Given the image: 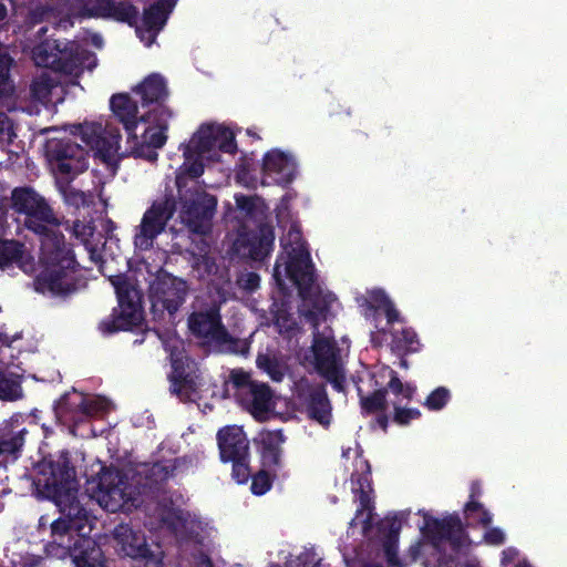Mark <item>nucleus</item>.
<instances>
[{
	"label": "nucleus",
	"instance_id": "25",
	"mask_svg": "<svg viewBox=\"0 0 567 567\" xmlns=\"http://www.w3.org/2000/svg\"><path fill=\"white\" fill-rule=\"evenodd\" d=\"M73 545V567H106V558L96 540L78 535Z\"/></svg>",
	"mask_w": 567,
	"mask_h": 567
},
{
	"label": "nucleus",
	"instance_id": "61",
	"mask_svg": "<svg viewBox=\"0 0 567 567\" xmlns=\"http://www.w3.org/2000/svg\"><path fill=\"white\" fill-rule=\"evenodd\" d=\"M230 381L237 390H247L249 391L251 384L256 382L250 379V374L243 369H235L230 373Z\"/></svg>",
	"mask_w": 567,
	"mask_h": 567
},
{
	"label": "nucleus",
	"instance_id": "15",
	"mask_svg": "<svg viewBox=\"0 0 567 567\" xmlns=\"http://www.w3.org/2000/svg\"><path fill=\"white\" fill-rule=\"evenodd\" d=\"M297 400L307 416L328 427L332 419V406L326 385L321 383L306 384L298 389Z\"/></svg>",
	"mask_w": 567,
	"mask_h": 567
},
{
	"label": "nucleus",
	"instance_id": "63",
	"mask_svg": "<svg viewBox=\"0 0 567 567\" xmlns=\"http://www.w3.org/2000/svg\"><path fill=\"white\" fill-rule=\"evenodd\" d=\"M320 375L330 382L336 391L342 392L344 390L346 378L340 367L323 372Z\"/></svg>",
	"mask_w": 567,
	"mask_h": 567
},
{
	"label": "nucleus",
	"instance_id": "42",
	"mask_svg": "<svg viewBox=\"0 0 567 567\" xmlns=\"http://www.w3.org/2000/svg\"><path fill=\"white\" fill-rule=\"evenodd\" d=\"M383 389H386V394L391 392L395 396L394 400L405 401L406 404L412 401L416 392V386L411 383H403L394 370H391L390 380Z\"/></svg>",
	"mask_w": 567,
	"mask_h": 567
},
{
	"label": "nucleus",
	"instance_id": "1",
	"mask_svg": "<svg viewBox=\"0 0 567 567\" xmlns=\"http://www.w3.org/2000/svg\"><path fill=\"white\" fill-rule=\"evenodd\" d=\"M24 226L41 237V271L34 279L38 292L66 298L86 285L74 250L56 228L50 206L48 212L25 216Z\"/></svg>",
	"mask_w": 567,
	"mask_h": 567
},
{
	"label": "nucleus",
	"instance_id": "27",
	"mask_svg": "<svg viewBox=\"0 0 567 567\" xmlns=\"http://www.w3.org/2000/svg\"><path fill=\"white\" fill-rule=\"evenodd\" d=\"M14 60L8 53L0 54V109L6 112H14L18 106V93L14 81L11 78V69Z\"/></svg>",
	"mask_w": 567,
	"mask_h": 567
},
{
	"label": "nucleus",
	"instance_id": "6",
	"mask_svg": "<svg viewBox=\"0 0 567 567\" xmlns=\"http://www.w3.org/2000/svg\"><path fill=\"white\" fill-rule=\"evenodd\" d=\"M176 209L177 202L172 192L166 193L162 199L154 200L143 214L140 225L135 227L133 239L135 249L151 250L155 239L165 231Z\"/></svg>",
	"mask_w": 567,
	"mask_h": 567
},
{
	"label": "nucleus",
	"instance_id": "2",
	"mask_svg": "<svg viewBox=\"0 0 567 567\" xmlns=\"http://www.w3.org/2000/svg\"><path fill=\"white\" fill-rule=\"evenodd\" d=\"M25 475L32 481L39 498L62 504L64 499L79 498L76 460L66 449L33 460Z\"/></svg>",
	"mask_w": 567,
	"mask_h": 567
},
{
	"label": "nucleus",
	"instance_id": "10",
	"mask_svg": "<svg viewBox=\"0 0 567 567\" xmlns=\"http://www.w3.org/2000/svg\"><path fill=\"white\" fill-rule=\"evenodd\" d=\"M274 227L260 224L255 230L239 233L233 249L241 259L262 262L274 250Z\"/></svg>",
	"mask_w": 567,
	"mask_h": 567
},
{
	"label": "nucleus",
	"instance_id": "19",
	"mask_svg": "<svg viewBox=\"0 0 567 567\" xmlns=\"http://www.w3.org/2000/svg\"><path fill=\"white\" fill-rule=\"evenodd\" d=\"M219 450V458L223 463L229 460H239L241 456H249V440L239 425H226L216 434Z\"/></svg>",
	"mask_w": 567,
	"mask_h": 567
},
{
	"label": "nucleus",
	"instance_id": "22",
	"mask_svg": "<svg viewBox=\"0 0 567 567\" xmlns=\"http://www.w3.org/2000/svg\"><path fill=\"white\" fill-rule=\"evenodd\" d=\"M178 0H157L144 9L142 16V31L137 33L143 38V32L150 35V44L155 40L158 32L165 27L169 14Z\"/></svg>",
	"mask_w": 567,
	"mask_h": 567
},
{
	"label": "nucleus",
	"instance_id": "36",
	"mask_svg": "<svg viewBox=\"0 0 567 567\" xmlns=\"http://www.w3.org/2000/svg\"><path fill=\"white\" fill-rule=\"evenodd\" d=\"M63 43L58 40L45 39L32 49V60L38 66L53 70L60 53H63Z\"/></svg>",
	"mask_w": 567,
	"mask_h": 567
},
{
	"label": "nucleus",
	"instance_id": "20",
	"mask_svg": "<svg viewBox=\"0 0 567 567\" xmlns=\"http://www.w3.org/2000/svg\"><path fill=\"white\" fill-rule=\"evenodd\" d=\"M172 116L173 112L168 107L152 109L141 115L140 120L142 123L151 124V126L145 128L142 141L156 150L162 148L167 141L166 131L168 130V122Z\"/></svg>",
	"mask_w": 567,
	"mask_h": 567
},
{
	"label": "nucleus",
	"instance_id": "13",
	"mask_svg": "<svg viewBox=\"0 0 567 567\" xmlns=\"http://www.w3.org/2000/svg\"><path fill=\"white\" fill-rule=\"evenodd\" d=\"M188 328L193 336L218 343L230 341L231 337L221 321L220 306L212 303L204 310L194 311L188 317Z\"/></svg>",
	"mask_w": 567,
	"mask_h": 567
},
{
	"label": "nucleus",
	"instance_id": "37",
	"mask_svg": "<svg viewBox=\"0 0 567 567\" xmlns=\"http://www.w3.org/2000/svg\"><path fill=\"white\" fill-rule=\"evenodd\" d=\"M352 491L355 495H358L359 506L355 511V516L350 522V526H357L359 524L360 517L367 512V515L361 520V523L363 533L368 534L373 526V501L370 495L372 493V489L361 488Z\"/></svg>",
	"mask_w": 567,
	"mask_h": 567
},
{
	"label": "nucleus",
	"instance_id": "39",
	"mask_svg": "<svg viewBox=\"0 0 567 567\" xmlns=\"http://www.w3.org/2000/svg\"><path fill=\"white\" fill-rule=\"evenodd\" d=\"M248 394L250 396L249 404L252 414H262L270 410L272 391L268 384L256 382L251 384Z\"/></svg>",
	"mask_w": 567,
	"mask_h": 567
},
{
	"label": "nucleus",
	"instance_id": "7",
	"mask_svg": "<svg viewBox=\"0 0 567 567\" xmlns=\"http://www.w3.org/2000/svg\"><path fill=\"white\" fill-rule=\"evenodd\" d=\"M45 154L53 171L66 181H72L89 167V151L70 137L48 140Z\"/></svg>",
	"mask_w": 567,
	"mask_h": 567
},
{
	"label": "nucleus",
	"instance_id": "14",
	"mask_svg": "<svg viewBox=\"0 0 567 567\" xmlns=\"http://www.w3.org/2000/svg\"><path fill=\"white\" fill-rule=\"evenodd\" d=\"M424 536L434 545L446 540L455 551L460 550L464 540V527L457 513L443 518L426 515L422 528Z\"/></svg>",
	"mask_w": 567,
	"mask_h": 567
},
{
	"label": "nucleus",
	"instance_id": "11",
	"mask_svg": "<svg viewBox=\"0 0 567 567\" xmlns=\"http://www.w3.org/2000/svg\"><path fill=\"white\" fill-rule=\"evenodd\" d=\"M128 483L125 476L116 468L102 466L97 473L94 493L101 506L115 513L128 499L126 488Z\"/></svg>",
	"mask_w": 567,
	"mask_h": 567
},
{
	"label": "nucleus",
	"instance_id": "31",
	"mask_svg": "<svg viewBox=\"0 0 567 567\" xmlns=\"http://www.w3.org/2000/svg\"><path fill=\"white\" fill-rule=\"evenodd\" d=\"M217 127L213 125H202L192 136L190 141L184 145L183 155L189 161L194 156H203L216 146Z\"/></svg>",
	"mask_w": 567,
	"mask_h": 567
},
{
	"label": "nucleus",
	"instance_id": "64",
	"mask_svg": "<svg viewBox=\"0 0 567 567\" xmlns=\"http://www.w3.org/2000/svg\"><path fill=\"white\" fill-rule=\"evenodd\" d=\"M13 567H43L44 558L40 555L25 553L12 560Z\"/></svg>",
	"mask_w": 567,
	"mask_h": 567
},
{
	"label": "nucleus",
	"instance_id": "9",
	"mask_svg": "<svg viewBox=\"0 0 567 567\" xmlns=\"http://www.w3.org/2000/svg\"><path fill=\"white\" fill-rule=\"evenodd\" d=\"M74 133L81 136L82 142L94 152V156L107 165L116 163V153L120 148L121 134L118 131L107 132L101 123L84 122L74 125Z\"/></svg>",
	"mask_w": 567,
	"mask_h": 567
},
{
	"label": "nucleus",
	"instance_id": "29",
	"mask_svg": "<svg viewBox=\"0 0 567 567\" xmlns=\"http://www.w3.org/2000/svg\"><path fill=\"white\" fill-rule=\"evenodd\" d=\"M313 365L319 374L332 370L339 365L338 348L333 340L316 336L311 347Z\"/></svg>",
	"mask_w": 567,
	"mask_h": 567
},
{
	"label": "nucleus",
	"instance_id": "18",
	"mask_svg": "<svg viewBox=\"0 0 567 567\" xmlns=\"http://www.w3.org/2000/svg\"><path fill=\"white\" fill-rule=\"evenodd\" d=\"M90 12L96 18L127 23L136 29V33L142 31L138 27V9L130 0H95L90 8Z\"/></svg>",
	"mask_w": 567,
	"mask_h": 567
},
{
	"label": "nucleus",
	"instance_id": "34",
	"mask_svg": "<svg viewBox=\"0 0 567 567\" xmlns=\"http://www.w3.org/2000/svg\"><path fill=\"white\" fill-rule=\"evenodd\" d=\"M482 495V485L478 481H473L470 485L468 501L464 505V515L468 520L487 527L492 524V514L484 508L483 504L478 502Z\"/></svg>",
	"mask_w": 567,
	"mask_h": 567
},
{
	"label": "nucleus",
	"instance_id": "44",
	"mask_svg": "<svg viewBox=\"0 0 567 567\" xmlns=\"http://www.w3.org/2000/svg\"><path fill=\"white\" fill-rule=\"evenodd\" d=\"M361 409L367 414L377 412H384L388 405L386 401V389H379L363 395L361 389H359Z\"/></svg>",
	"mask_w": 567,
	"mask_h": 567
},
{
	"label": "nucleus",
	"instance_id": "30",
	"mask_svg": "<svg viewBox=\"0 0 567 567\" xmlns=\"http://www.w3.org/2000/svg\"><path fill=\"white\" fill-rule=\"evenodd\" d=\"M262 172L268 175H278V182L289 183L295 175V164L284 152L272 150L267 152L262 158Z\"/></svg>",
	"mask_w": 567,
	"mask_h": 567
},
{
	"label": "nucleus",
	"instance_id": "59",
	"mask_svg": "<svg viewBox=\"0 0 567 567\" xmlns=\"http://www.w3.org/2000/svg\"><path fill=\"white\" fill-rule=\"evenodd\" d=\"M63 194L65 202L76 208L90 205L89 196L82 190L69 187Z\"/></svg>",
	"mask_w": 567,
	"mask_h": 567
},
{
	"label": "nucleus",
	"instance_id": "28",
	"mask_svg": "<svg viewBox=\"0 0 567 567\" xmlns=\"http://www.w3.org/2000/svg\"><path fill=\"white\" fill-rule=\"evenodd\" d=\"M171 391L183 402L194 401L197 392V384L194 378L186 372L182 359H173L172 372L169 374Z\"/></svg>",
	"mask_w": 567,
	"mask_h": 567
},
{
	"label": "nucleus",
	"instance_id": "43",
	"mask_svg": "<svg viewBox=\"0 0 567 567\" xmlns=\"http://www.w3.org/2000/svg\"><path fill=\"white\" fill-rule=\"evenodd\" d=\"M288 244L290 246V250L287 251V261L285 262V271L288 275V269L290 264L298 258L299 254L307 252L310 256L307 244L302 239V233L297 225H291L287 234Z\"/></svg>",
	"mask_w": 567,
	"mask_h": 567
},
{
	"label": "nucleus",
	"instance_id": "26",
	"mask_svg": "<svg viewBox=\"0 0 567 567\" xmlns=\"http://www.w3.org/2000/svg\"><path fill=\"white\" fill-rule=\"evenodd\" d=\"M377 528L382 537V548L388 565L390 567L401 566L398 555L401 519L396 514L393 516H386L378 523Z\"/></svg>",
	"mask_w": 567,
	"mask_h": 567
},
{
	"label": "nucleus",
	"instance_id": "58",
	"mask_svg": "<svg viewBox=\"0 0 567 567\" xmlns=\"http://www.w3.org/2000/svg\"><path fill=\"white\" fill-rule=\"evenodd\" d=\"M236 284L246 292H252L258 289L260 277L257 272L254 271L243 272L237 276Z\"/></svg>",
	"mask_w": 567,
	"mask_h": 567
},
{
	"label": "nucleus",
	"instance_id": "47",
	"mask_svg": "<svg viewBox=\"0 0 567 567\" xmlns=\"http://www.w3.org/2000/svg\"><path fill=\"white\" fill-rule=\"evenodd\" d=\"M261 466V468L251 476V493L257 496L266 494L272 486L276 473Z\"/></svg>",
	"mask_w": 567,
	"mask_h": 567
},
{
	"label": "nucleus",
	"instance_id": "23",
	"mask_svg": "<svg viewBox=\"0 0 567 567\" xmlns=\"http://www.w3.org/2000/svg\"><path fill=\"white\" fill-rule=\"evenodd\" d=\"M133 92L140 97L143 107L154 105L153 109L166 107L164 103L169 95L167 82L158 73L147 75Z\"/></svg>",
	"mask_w": 567,
	"mask_h": 567
},
{
	"label": "nucleus",
	"instance_id": "52",
	"mask_svg": "<svg viewBox=\"0 0 567 567\" xmlns=\"http://www.w3.org/2000/svg\"><path fill=\"white\" fill-rule=\"evenodd\" d=\"M204 173V164L202 162V156H194L192 159L187 161L185 158V163L181 166L178 173L176 174V178L179 175H183L187 178V184L192 182V187L195 185L194 179L202 176Z\"/></svg>",
	"mask_w": 567,
	"mask_h": 567
},
{
	"label": "nucleus",
	"instance_id": "54",
	"mask_svg": "<svg viewBox=\"0 0 567 567\" xmlns=\"http://www.w3.org/2000/svg\"><path fill=\"white\" fill-rule=\"evenodd\" d=\"M216 145L223 153L235 154L237 152L235 134L226 127H217Z\"/></svg>",
	"mask_w": 567,
	"mask_h": 567
},
{
	"label": "nucleus",
	"instance_id": "60",
	"mask_svg": "<svg viewBox=\"0 0 567 567\" xmlns=\"http://www.w3.org/2000/svg\"><path fill=\"white\" fill-rule=\"evenodd\" d=\"M392 301L381 289L373 290L367 300L368 308L373 311H382Z\"/></svg>",
	"mask_w": 567,
	"mask_h": 567
},
{
	"label": "nucleus",
	"instance_id": "24",
	"mask_svg": "<svg viewBox=\"0 0 567 567\" xmlns=\"http://www.w3.org/2000/svg\"><path fill=\"white\" fill-rule=\"evenodd\" d=\"M110 107L116 120L123 124L128 141L136 137V127L141 122L137 103L128 93H116L111 96Z\"/></svg>",
	"mask_w": 567,
	"mask_h": 567
},
{
	"label": "nucleus",
	"instance_id": "21",
	"mask_svg": "<svg viewBox=\"0 0 567 567\" xmlns=\"http://www.w3.org/2000/svg\"><path fill=\"white\" fill-rule=\"evenodd\" d=\"M84 403V395L76 391L64 393L53 406L56 420L69 427L71 433L81 425V417L84 415L82 406Z\"/></svg>",
	"mask_w": 567,
	"mask_h": 567
},
{
	"label": "nucleus",
	"instance_id": "57",
	"mask_svg": "<svg viewBox=\"0 0 567 567\" xmlns=\"http://www.w3.org/2000/svg\"><path fill=\"white\" fill-rule=\"evenodd\" d=\"M236 181L246 187H256L257 178L251 174V165L243 159L236 166Z\"/></svg>",
	"mask_w": 567,
	"mask_h": 567
},
{
	"label": "nucleus",
	"instance_id": "56",
	"mask_svg": "<svg viewBox=\"0 0 567 567\" xmlns=\"http://www.w3.org/2000/svg\"><path fill=\"white\" fill-rule=\"evenodd\" d=\"M229 462L233 463V478L239 484L246 483L251 476L248 464L249 456H241L239 460H229Z\"/></svg>",
	"mask_w": 567,
	"mask_h": 567
},
{
	"label": "nucleus",
	"instance_id": "53",
	"mask_svg": "<svg viewBox=\"0 0 567 567\" xmlns=\"http://www.w3.org/2000/svg\"><path fill=\"white\" fill-rule=\"evenodd\" d=\"M451 399L449 389L439 386L434 389L425 399L423 405L430 411L442 410Z\"/></svg>",
	"mask_w": 567,
	"mask_h": 567
},
{
	"label": "nucleus",
	"instance_id": "8",
	"mask_svg": "<svg viewBox=\"0 0 567 567\" xmlns=\"http://www.w3.org/2000/svg\"><path fill=\"white\" fill-rule=\"evenodd\" d=\"M188 287L183 279L168 272H159L150 284L148 298L154 311H167L175 315L185 302Z\"/></svg>",
	"mask_w": 567,
	"mask_h": 567
},
{
	"label": "nucleus",
	"instance_id": "40",
	"mask_svg": "<svg viewBox=\"0 0 567 567\" xmlns=\"http://www.w3.org/2000/svg\"><path fill=\"white\" fill-rule=\"evenodd\" d=\"M27 434L28 430L23 427L18 432L2 435L0 437V456L6 461L9 458L16 461L21 454Z\"/></svg>",
	"mask_w": 567,
	"mask_h": 567
},
{
	"label": "nucleus",
	"instance_id": "41",
	"mask_svg": "<svg viewBox=\"0 0 567 567\" xmlns=\"http://www.w3.org/2000/svg\"><path fill=\"white\" fill-rule=\"evenodd\" d=\"M23 244L16 239L0 238V269H6L21 260Z\"/></svg>",
	"mask_w": 567,
	"mask_h": 567
},
{
	"label": "nucleus",
	"instance_id": "48",
	"mask_svg": "<svg viewBox=\"0 0 567 567\" xmlns=\"http://www.w3.org/2000/svg\"><path fill=\"white\" fill-rule=\"evenodd\" d=\"M256 363L272 381L280 382L284 379L285 373L276 358L269 354H258Z\"/></svg>",
	"mask_w": 567,
	"mask_h": 567
},
{
	"label": "nucleus",
	"instance_id": "16",
	"mask_svg": "<svg viewBox=\"0 0 567 567\" xmlns=\"http://www.w3.org/2000/svg\"><path fill=\"white\" fill-rule=\"evenodd\" d=\"M287 437L281 429L265 430L255 441L260 456L261 466L277 473L285 465L284 444Z\"/></svg>",
	"mask_w": 567,
	"mask_h": 567
},
{
	"label": "nucleus",
	"instance_id": "33",
	"mask_svg": "<svg viewBox=\"0 0 567 567\" xmlns=\"http://www.w3.org/2000/svg\"><path fill=\"white\" fill-rule=\"evenodd\" d=\"M11 202L13 209L25 216L35 212H38L39 215H43L44 212H48L49 206L42 197L29 187L14 188L12 190Z\"/></svg>",
	"mask_w": 567,
	"mask_h": 567
},
{
	"label": "nucleus",
	"instance_id": "50",
	"mask_svg": "<svg viewBox=\"0 0 567 567\" xmlns=\"http://www.w3.org/2000/svg\"><path fill=\"white\" fill-rule=\"evenodd\" d=\"M128 143H132L131 154L135 158H141L150 163H155L158 159L157 150L152 147L150 144L138 141V137H131Z\"/></svg>",
	"mask_w": 567,
	"mask_h": 567
},
{
	"label": "nucleus",
	"instance_id": "38",
	"mask_svg": "<svg viewBox=\"0 0 567 567\" xmlns=\"http://www.w3.org/2000/svg\"><path fill=\"white\" fill-rule=\"evenodd\" d=\"M22 381V375L0 369V401L16 402L23 399Z\"/></svg>",
	"mask_w": 567,
	"mask_h": 567
},
{
	"label": "nucleus",
	"instance_id": "17",
	"mask_svg": "<svg viewBox=\"0 0 567 567\" xmlns=\"http://www.w3.org/2000/svg\"><path fill=\"white\" fill-rule=\"evenodd\" d=\"M59 508L60 517L51 523L52 535L75 536L80 535L84 522L87 519V512L80 503L79 498L64 499V504L54 503Z\"/></svg>",
	"mask_w": 567,
	"mask_h": 567
},
{
	"label": "nucleus",
	"instance_id": "46",
	"mask_svg": "<svg viewBox=\"0 0 567 567\" xmlns=\"http://www.w3.org/2000/svg\"><path fill=\"white\" fill-rule=\"evenodd\" d=\"M391 404L393 406V422L398 425H408L411 421L417 420L421 417V412L416 408H406V403L399 400H392Z\"/></svg>",
	"mask_w": 567,
	"mask_h": 567
},
{
	"label": "nucleus",
	"instance_id": "32",
	"mask_svg": "<svg viewBox=\"0 0 567 567\" xmlns=\"http://www.w3.org/2000/svg\"><path fill=\"white\" fill-rule=\"evenodd\" d=\"M182 463L181 458H174L157 461L145 465L144 485L151 489H159V487L174 475Z\"/></svg>",
	"mask_w": 567,
	"mask_h": 567
},
{
	"label": "nucleus",
	"instance_id": "4",
	"mask_svg": "<svg viewBox=\"0 0 567 567\" xmlns=\"http://www.w3.org/2000/svg\"><path fill=\"white\" fill-rule=\"evenodd\" d=\"M175 185L182 204L179 212L182 223L193 234H208L216 213L217 198L196 185L187 187V178L183 175L175 178Z\"/></svg>",
	"mask_w": 567,
	"mask_h": 567
},
{
	"label": "nucleus",
	"instance_id": "3",
	"mask_svg": "<svg viewBox=\"0 0 567 567\" xmlns=\"http://www.w3.org/2000/svg\"><path fill=\"white\" fill-rule=\"evenodd\" d=\"M288 278L297 287L300 298L308 307L306 317L313 322L326 320L336 297L329 291L324 292L317 284L315 265L307 252L299 254L290 264Z\"/></svg>",
	"mask_w": 567,
	"mask_h": 567
},
{
	"label": "nucleus",
	"instance_id": "51",
	"mask_svg": "<svg viewBox=\"0 0 567 567\" xmlns=\"http://www.w3.org/2000/svg\"><path fill=\"white\" fill-rule=\"evenodd\" d=\"M64 51L60 53L58 62L54 65L53 71L61 72L64 74H73L78 72L81 68V61L76 54L66 53V45H63Z\"/></svg>",
	"mask_w": 567,
	"mask_h": 567
},
{
	"label": "nucleus",
	"instance_id": "35",
	"mask_svg": "<svg viewBox=\"0 0 567 567\" xmlns=\"http://www.w3.org/2000/svg\"><path fill=\"white\" fill-rule=\"evenodd\" d=\"M391 336L390 348L398 357L408 355L421 349L417 333L410 327L402 328L401 330H392Z\"/></svg>",
	"mask_w": 567,
	"mask_h": 567
},
{
	"label": "nucleus",
	"instance_id": "5",
	"mask_svg": "<svg viewBox=\"0 0 567 567\" xmlns=\"http://www.w3.org/2000/svg\"><path fill=\"white\" fill-rule=\"evenodd\" d=\"M117 297V307L104 318L100 324V331L105 334H114L120 331H132L142 326L143 308L137 290L125 277H116L112 280Z\"/></svg>",
	"mask_w": 567,
	"mask_h": 567
},
{
	"label": "nucleus",
	"instance_id": "49",
	"mask_svg": "<svg viewBox=\"0 0 567 567\" xmlns=\"http://www.w3.org/2000/svg\"><path fill=\"white\" fill-rule=\"evenodd\" d=\"M109 409V402L101 398L87 399L84 396L82 412L84 415L81 417V424L86 423L91 417L103 414Z\"/></svg>",
	"mask_w": 567,
	"mask_h": 567
},
{
	"label": "nucleus",
	"instance_id": "62",
	"mask_svg": "<svg viewBox=\"0 0 567 567\" xmlns=\"http://www.w3.org/2000/svg\"><path fill=\"white\" fill-rule=\"evenodd\" d=\"M73 231L76 238L81 239V241L89 246L91 244V238L94 236L95 227L92 223H82L80 220L74 221Z\"/></svg>",
	"mask_w": 567,
	"mask_h": 567
},
{
	"label": "nucleus",
	"instance_id": "45",
	"mask_svg": "<svg viewBox=\"0 0 567 567\" xmlns=\"http://www.w3.org/2000/svg\"><path fill=\"white\" fill-rule=\"evenodd\" d=\"M55 86L56 82L44 72L32 80L30 84V95L35 101L44 102L49 100Z\"/></svg>",
	"mask_w": 567,
	"mask_h": 567
},
{
	"label": "nucleus",
	"instance_id": "12",
	"mask_svg": "<svg viewBox=\"0 0 567 567\" xmlns=\"http://www.w3.org/2000/svg\"><path fill=\"white\" fill-rule=\"evenodd\" d=\"M113 536L127 557L140 560L146 566L151 564L162 565V551L156 554L151 549L146 536L141 529L136 530L131 525L121 523L114 528Z\"/></svg>",
	"mask_w": 567,
	"mask_h": 567
},
{
	"label": "nucleus",
	"instance_id": "55",
	"mask_svg": "<svg viewBox=\"0 0 567 567\" xmlns=\"http://www.w3.org/2000/svg\"><path fill=\"white\" fill-rule=\"evenodd\" d=\"M73 543H68L64 546L62 543L48 542L44 545V554L48 558L65 560L66 558L72 559Z\"/></svg>",
	"mask_w": 567,
	"mask_h": 567
}]
</instances>
